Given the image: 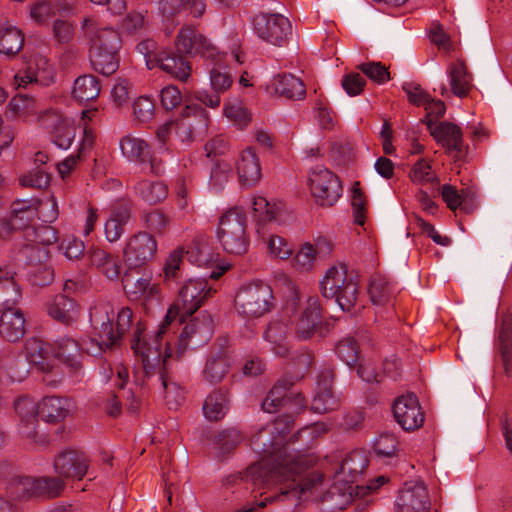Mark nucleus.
<instances>
[{
    "mask_svg": "<svg viewBox=\"0 0 512 512\" xmlns=\"http://www.w3.org/2000/svg\"><path fill=\"white\" fill-rule=\"evenodd\" d=\"M288 431L289 427L277 420L252 437L251 446L262 454V458L247 469L246 478L255 485H267L273 490L261 492L260 500L236 512H251L274 501L298 507L308 499L319 479L302 474L314 464L315 457L290 448L285 443Z\"/></svg>",
    "mask_w": 512,
    "mask_h": 512,
    "instance_id": "f257e3e1",
    "label": "nucleus"
},
{
    "mask_svg": "<svg viewBox=\"0 0 512 512\" xmlns=\"http://www.w3.org/2000/svg\"><path fill=\"white\" fill-rule=\"evenodd\" d=\"M215 292L216 289L210 286L206 279H189L179 289L178 297L153 335H144L145 326L137 322L130 346L144 364L147 374L150 373V369L158 366L163 352L167 357L172 356L169 340V336L174 334L172 322L179 318V322L184 323L186 317L192 316Z\"/></svg>",
    "mask_w": 512,
    "mask_h": 512,
    "instance_id": "f03ea898",
    "label": "nucleus"
},
{
    "mask_svg": "<svg viewBox=\"0 0 512 512\" xmlns=\"http://www.w3.org/2000/svg\"><path fill=\"white\" fill-rule=\"evenodd\" d=\"M24 352L26 359L33 366L34 373L42 372L48 376L43 379L46 384L84 381L80 362V344L73 338L59 339L52 352L48 343L32 337L26 340Z\"/></svg>",
    "mask_w": 512,
    "mask_h": 512,
    "instance_id": "7ed1b4c3",
    "label": "nucleus"
},
{
    "mask_svg": "<svg viewBox=\"0 0 512 512\" xmlns=\"http://www.w3.org/2000/svg\"><path fill=\"white\" fill-rule=\"evenodd\" d=\"M92 335L83 342L82 349L94 357L121 345L124 335L132 326L133 312L122 307L115 318L111 303L99 301L89 310Z\"/></svg>",
    "mask_w": 512,
    "mask_h": 512,
    "instance_id": "20e7f679",
    "label": "nucleus"
},
{
    "mask_svg": "<svg viewBox=\"0 0 512 512\" xmlns=\"http://www.w3.org/2000/svg\"><path fill=\"white\" fill-rule=\"evenodd\" d=\"M213 332L214 320L206 311H203L198 316L191 318L187 323H185L180 335L178 336L175 347H172V344L170 343L172 357L174 356V349H176L177 355L180 356L190 345H192L193 348H196L207 343L212 337ZM162 358H168L164 352L162 353L159 363H161ZM169 358H171V356ZM142 366L144 369L145 381H151L152 376L157 375L161 384H167L168 379L160 364L155 368L150 369L149 374H147L143 363Z\"/></svg>",
    "mask_w": 512,
    "mask_h": 512,
    "instance_id": "39448f33",
    "label": "nucleus"
},
{
    "mask_svg": "<svg viewBox=\"0 0 512 512\" xmlns=\"http://www.w3.org/2000/svg\"><path fill=\"white\" fill-rule=\"evenodd\" d=\"M274 307L272 288L260 280L242 284L234 295V309L245 320L259 319L269 314Z\"/></svg>",
    "mask_w": 512,
    "mask_h": 512,
    "instance_id": "423d86ee",
    "label": "nucleus"
},
{
    "mask_svg": "<svg viewBox=\"0 0 512 512\" xmlns=\"http://www.w3.org/2000/svg\"><path fill=\"white\" fill-rule=\"evenodd\" d=\"M247 222L245 212L239 207L230 208L220 216L216 237L224 251L233 255H243L248 251Z\"/></svg>",
    "mask_w": 512,
    "mask_h": 512,
    "instance_id": "0eeeda50",
    "label": "nucleus"
},
{
    "mask_svg": "<svg viewBox=\"0 0 512 512\" xmlns=\"http://www.w3.org/2000/svg\"><path fill=\"white\" fill-rule=\"evenodd\" d=\"M322 295L335 299L343 311H351L357 304L359 290L353 278L348 277L346 267H330L321 281Z\"/></svg>",
    "mask_w": 512,
    "mask_h": 512,
    "instance_id": "6e6552de",
    "label": "nucleus"
},
{
    "mask_svg": "<svg viewBox=\"0 0 512 512\" xmlns=\"http://www.w3.org/2000/svg\"><path fill=\"white\" fill-rule=\"evenodd\" d=\"M292 312L291 322L295 337L299 340L311 339L321 324V309L317 297H308L300 304L298 296H294L286 306V312Z\"/></svg>",
    "mask_w": 512,
    "mask_h": 512,
    "instance_id": "1a4fd4ad",
    "label": "nucleus"
},
{
    "mask_svg": "<svg viewBox=\"0 0 512 512\" xmlns=\"http://www.w3.org/2000/svg\"><path fill=\"white\" fill-rule=\"evenodd\" d=\"M39 403L29 396H19L14 401V410L18 417V434L30 445L37 447H46L49 444L48 435L39 434L36 431L37 419L39 415Z\"/></svg>",
    "mask_w": 512,
    "mask_h": 512,
    "instance_id": "9d476101",
    "label": "nucleus"
},
{
    "mask_svg": "<svg viewBox=\"0 0 512 512\" xmlns=\"http://www.w3.org/2000/svg\"><path fill=\"white\" fill-rule=\"evenodd\" d=\"M256 35L263 41L283 46L292 34L289 19L280 13L260 12L253 18Z\"/></svg>",
    "mask_w": 512,
    "mask_h": 512,
    "instance_id": "9b49d317",
    "label": "nucleus"
},
{
    "mask_svg": "<svg viewBox=\"0 0 512 512\" xmlns=\"http://www.w3.org/2000/svg\"><path fill=\"white\" fill-rule=\"evenodd\" d=\"M309 188L315 202L321 206L334 205L342 195V185L338 176L320 166L311 170Z\"/></svg>",
    "mask_w": 512,
    "mask_h": 512,
    "instance_id": "f8f14e48",
    "label": "nucleus"
},
{
    "mask_svg": "<svg viewBox=\"0 0 512 512\" xmlns=\"http://www.w3.org/2000/svg\"><path fill=\"white\" fill-rule=\"evenodd\" d=\"M157 252V241L148 232H137L129 236L122 254L128 270L142 268L150 262Z\"/></svg>",
    "mask_w": 512,
    "mask_h": 512,
    "instance_id": "ddd939ff",
    "label": "nucleus"
},
{
    "mask_svg": "<svg viewBox=\"0 0 512 512\" xmlns=\"http://www.w3.org/2000/svg\"><path fill=\"white\" fill-rule=\"evenodd\" d=\"M155 48V42L152 40H146L137 45V50L144 53L148 64L152 61L151 58L153 57L156 64L174 78L180 81H186L189 78L192 68L191 64L184 57L166 51L157 54L154 51Z\"/></svg>",
    "mask_w": 512,
    "mask_h": 512,
    "instance_id": "4468645a",
    "label": "nucleus"
},
{
    "mask_svg": "<svg viewBox=\"0 0 512 512\" xmlns=\"http://www.w3.org/2000/svg\"><path fill=\"white\" fill-rule=\"evenodd\" d=\"M426 125L435 141L446 149V152L456 160H462L468 151L464 143L463 133L459 126L451 122H439L429 120Z\"/></svg>",
    "mask_w": 512,
    "mask_h": 512,
    "instance_id": "2eb2a0df",
    "label": "nucleus"
},
{
    "mask_svg": "<svg viewBox=\"0 0 512 512\" xmlns=\"http://www.w3.org/2000/svg\"><path fill=\"white\" fill-rule=\"evenodd\" d=\"M395 506L397 512H428L430 500L424 483L419 480L405 482L399 490Z\"/></svg>",
    "mask_w": 512,
    "mask_h": 512,
    "instance_id": "dca6fc26",
    "label": "nucleus"
},
{
    "mask_svg": "<svg viewBox=\"0 0 512 512\" xmlns=\"http://www.w3.org/2000/svg\"><path fill=\"white\" fill-rule=\"evenodd\" d=\"M82 32L89 45V51L94 48L99 51L120 49L121 38L112 27L101 25L94 18H85L82 22Z\"/></svg>",
    "mask_w": 512,
    "mask_h": 512,
    "instance_id": "f3484780",
    "label": "nucleus"
},
{
    "mask_svg": "<svg viewBox=\"0 0 512 512\" xmlns=\"http://www.w3.org/2000/svg\"><path fill=\"white\" fill-rule=\"evenodd\" d=\"M207 126L206 111L197 105H186L180 119L175 122V134L182 143L189 144L195 135L205 131Z\"/></svg>",
    "mask_w": 512,
    "mask_h": 512,
    "instance_id": "a211bd4d",
    "label": "nucleus"
},
{
    "mask_svg": "<svg viewBox=\"0 0 512 512\" xmlns=\"http://www.w3.org/2000/svg\"><path fill=\"white\" fill-rule=\"evenodd\" d=\"M393 414L397 423L406 431L416 430L424 422V413L414 393L397 397L393 403Z\"/></svg>",
    "mask_w": 512,
    "mask_h": 512,
    "instance_id": "6ab92c4d",
    "label": "nucleus"
},
{
    "mask_svg": "<svg viewBox=\"0 0 512 512\" xmlns=\"http://www.w3.org/2000/svg\"><path fill=\"white\" fill-rule=\"evenodd\" d=\"M89 466V457L78 450H64L54 459V470L61 479L82 480Z\"/></svg>",
    "mask_w": 512,
    "mask_h": 512,
    "instance_id": "aec40b11",
    "label": "nucleus"
},
{
    "mask_svg": "<svg viewBox=\"0 0 512 512\" xmlns=\"http://www.w3.org/2000/svg\"><path fill=\"white\" fill-rule=\"evenodd\" d=\"M211 59L216 61L209 72L210 84L215 93L199 92L197 98L206 106L217 108L221 102L219 93L227 91L233 79L227 66L222 63V56L219 53L216 52L215 57Z\"/></svg>",
    "mask_w": 512,
    "mask_h": 512,
    "instance_id": "412c9836",
    "label": "nucleus"
},
{
    "mask_svg": "<svg viewBox=\"0 0 512 512\" xmlns=\"http://www.w3.org/2000/svg\"><path fill=\"white\" fill-rule=\"evenodd\" d=\"M176 49L181 54H199L204 58H214L216 48L194 26H183L176 38Z\"/></svg>",
    "mask_w": 512,
    "mask_h": 512,
    "instance_id": "4be33fe9",
    "label": "nucleus"
},
{
    "mask_svg": "<svg viewBox=\"0 0 512 512\" xmlns=\"http://www.w3.org/2000/svg\"><path fill=\"white\" fill-rule=\"evenodd\" d=\"M157 4L163 22H171L173 25L177 24L174 23L175 19L184 11H189L194 18H200L206 10L203 0H158Z\"/></svg>",
    "mask_w": 512,
    "mask_h": 512,
    "instance_id": "5701e85b",
    "label": "nucleus"
},
{
    "mask_svg": "<svg viewBox=\"0 0 512 512\" xmlns=\"http://www.w3.org/2000/svg\"><path fill=\"white\" fill-rule=\"evenodd\" d=\"M330 251V243L325 238H319L314 243L306 242L301 245L293 257V268L299 272H309L314 268L316 260L321 256H326Z\"/></svg>",
    "mask_w": 512,
    "mask_h": 512,
    "instance_id": "b1692460",
    "label": "nucleus"
},
{
    "mask_svg": "<svg viewBox=\"0 0 512 512\" xmlns=\"http://www.w3.org/2000/svg\"><path fill=\"white\" fill-rule=\"evenodd\" d=\"M122 154L129 160L137 161L140 164H149L151 173L157 174L159 166L155 164L148 143L139 137L126 135L120 140Z\"/></svg>",
    "mask_w": 512,
    "mask_h": 512,
    "instance_id": "393cba45",
    "label": "nucleus"
},
{
    "mask_svg": "<svg viewBox=\"0 0 512 512\" xmlns=\"http://www.w3.org/2000/svg\"><path fill=\"white\" fill-rule=\"evenodd\" d=\"M120 278L125 292L131 299H142L145 303H148L159 298V286L151 282L150 276L143 275L133 281L127 269Z\"/></svg>",
    "mask_w": 512,
    "mask_h": 512,
    "instance_id": "a878e982",
    "label": "nucleus"
},
{
    "mask_svg": "<svg viewBox=\"0 0 512 512\" xmlns=\"http://www.w3.org/2000/svg\"><path fill=\"white\" fill-rule=\"evenodd\" d=\"M16 271L12 266L0 267V310L15 309L22 297L21 288L16 280Z\"/></svg>",
    "mask_w": 512,
    "mask_h": 512,
    "instance_id": "bb28decb",
    "label": "nucleus"
},
{
    "mask_svg": "<svg viewBox=\"0 0 512 512\" xmlns=\"http://www.w3.org/2000/svg\"><path fill=\"white\" fill-rule=\"evenodd\" d=\"M87 254L91 265L104 277L111 281L120 279L122 264L118 256L98 247L91 248Z\"/></svg>",
    "mask_w": 512,
    "mask_h": 512,
    "instance_id": "cd10ccee",
    "label": "nucleus"
},
{
    "mask_svg": "<svg viewBox=\"0 0 512 512\" xmlns=\"http://www.w3.org/2000/svg\"><path fill=\"white\" fill-rule=\"evenodd\" d=\"M132 206L129 202L117 203L111 210L104 224L105 237L108 242H117L125 232V226L131 218Z\"/></svg>",
    "mask_w": 512,
    "mask_h": 512,
    "instance_id": "c85d7f7f",
    "label": "nucleus"
},
{
    "mask_svg": "<svg viewBox=\"0 0 512 512\" xmlns=\"http://www.w3.org/2000/svg\"><path fill=\"white\" fill-rule=\"evenodd\" d=\"M239 181L243 186L252 187L261 178V165L253 148L243 150L237 162Z\"/></svg>",
    "mask_w": 512,
    "mask_h": 512,
    "instance_id": "c756f323",
    "label": "nucleus"
},
{
    "mask_svg": "<svg viewBox=\"0 0 512 512\" xmlns=\"http://www.w3.org/2000/svg\"><path fill=\"white\" fill-rule=\"evenodd\" d=\"M73 405L70 400L61 397H45L39 403V415L48 423L65 420L72 413Z\"/></svg>",
    "mask_w": 512,
    "mask_h": 512,
    "instance_id": "7c9ffc66",
    "label": "nucleus"
},
{
    "mask_svg": "<svg viewBox=\"0 0 512 512\" xmlns=\"http://www.w3.org/2000/svg\"><path fill=\"white\" fill-rule=\"evenodd\" d=\"M37 71L30 66L25 71H19L14 75L13 85L16 88H26L29 84L40 83L48 85L54 80V72L47 60L40 58L37 62Z\"/></svg>",
    "mask_w": 512,
    "mask_h": 512,
    "instance_id": "2f4dec72",
    "label": "nucleus"
},
{
    "mask_svg": "<svg viewBox=\"0 0 512 512\" xmlns=\"http://www.w3.org/2000/svg\"><path fill=\"white\" fill-rule=\"evenodd\" d=\"M0 335L9 342H17L25 335V318L20 309L3 311L0 317Z\"/></svg>",
    "mask_w": 512,
    "mask_h": 512,
    "instance_id": "473e14b6",
    "label": "nucleus"
},
{
    "mask_svg": "<svg viewBox=\"0 0 512 512\" xmlns=\"http://www.w3.org/2000/svg\"><path fill=\"white\" fill-rule=\"evenodd\" d=\"M273 87L276 94L291 100H302L306 95V86L302 79L291 73L276 75Z\"/></svg>",
    "mask_w": 512,
    "mask_h": 512,
    "instance_id": "72a5a7b5",
    "label": "nucleus"
},
{
    "mask_svg": "<svg viewBox=\"0 0 512 512\" xmlns=\"http://www.w3.org/2000/svg\"><path fill=\"white\" fill-rule=\"evenodd\" d=\"M447 73L450 80L451 92L460 98L466 97L472 88V75L468 72L466 64L457 60L449 65Z\"/></svg>",
    "mask_w": 512,
    "mask_h": 512,
    "instance_id": "f704fd0d",
    "label": "nucleus"
},
{
    "mask_svg": "<svg viewBox=\"0 0 512 512\" xmlns=\"http://www.w3.org/2000/svg\"><path fill=\"white\" fill-rule=\"evenodd\" d=\"M39 210V199H17L10 207V217L15 221L17 228H26L37 216Z\"/></svg>",
    "mask_w": 512,
    "mask_h": 512,
    "instance_id": "c9c22d12",
    "label": "nucleus"
},
{
    "mask_svg": "<svg viewBox=\"0 0 512 512\" xmlns=\"http://www.w3.org/2000/svg\"><path fill=\"white\" fill-rule=\"evenodd\" d=\"M293 401H295L296 404L302 405L303 398L298 394L293 399L288 386H272L262 402V409L265 412L273 413L283 407L291 406Z\"/></svg>",
    "mask_w": 512,
    "mask_h": 512,
    "instance_id": "e433bc0d",
    "label": "nucleus"
},
{
    "mask_svg": "<svg viewBox=\"0 0 512 512\" xmlns=\"http://www.w3.org/2000/svg\"><path fill=\"white\" fill-rule=\"evenodd\" d=\"M400 363L398 359H386L383 363V375L374 372V369L368 365H359L356 369L358 376L362 379V381L366 382V384H379L385 381L384 377H387L389 380L395 381L396 377L399 375Z\"/></svg>",
    "mask_w": 512,
    "mask_h": 512,
    "instance_id": "4c0bfd02",
    "label": "nucleus"
},
{
    "mask_svg": "<svg viewBox=\"0 0 512 512\" xmlns=\"http://www.w3.org/2000/svg\"><path fill=\"white\" fill-rule=\"evenodd\" d=\"M119 50L120 49H108L99 51H89V59L93 69L105 76H109L117 71L119 68Z\"/></svg>",
    "mask_w": 512,
    "mask_h": 512,
    "instance_id": "58836bf2",
    "label": "nucleus"
},
{
    "mask_svg": "<svg viewBox=\"0 0 512 512\" xmlns=\"http://www.w3.org/2000/svg\"><path fill=\"white\" fill-rule=\"evenodd\" d=\"M48 314L58 322L70 324L77 318V304L72 298L57 295L48 305Z\"/></svg>",
    "mask_w": 512,
    "mask_h": 512,
    "instance_id": "ea45409f",
    "label": "nucleus"
},
{
    "mask_svg": "<svg viewBox=\"0 0 512 512\" xmlns=\"http://www.w3.org/2000/svg\"><path fill=\"white\" fill-rule=\"evenodd\" d=\"M227 394V388L221 386L208 395L203 405V413L208 420L218 421L225 416L228 410Z\"/></svg>",
    "mask_w": 512,
    "mask_h": 512,
    "instance_id": "a19ab883",
    "label": "nucleus"
},
{
    "mask_svg": "<svg viewBox=\"0 0 512 512\" xmlns=\"http://www.w3.org/2000/svg\"><path fill=\"white\" fill-rule=\"evenodd\" d=\"M24 34L16 26L6 25L0 28V54L7 58L17 55L24 45Z\"/></svg>",
    "mask_w": 512,
    "mask_h": 512,
    "instance_id": "79ce46f5",
    "label": "nucleus"
},
{
    "mask_svg": "<svg viewBox=\"0 0 512 512\" xmlns=\"http://www.w3.org/2000/svg\"><path fill=\"white\" fill-rule=\"evenodd\" d=\"M500 354L503 369L508 378L512 377V317L505 316L499 328Z\"/></svg>",
    "mask_w": 512,
    "mask_h": 512,
    "instance_id": "37998d69",
    "label": "nucleus"
},
{
    "mask_svg": "<svg viewBox=\"0 0 512 512\" xmlns=\"http://www.w3.org/2000/svg\"><path fill=\"white\" fill-rule=\"evenodd\" d=\"M101 91L99 79L92 74L79 76L73 84L72 96L79 102L95 100Z\"/></svg>",
    "mask_w": 512,
    "mask_h": 512,
    "instance_id": "c03bdc74",
    "label": "nucleus"
},
{
    "mask_svg": "<svg viewBox=\"0 0 512 512\" xmlns=\"http://www.w3.org/2000/svg\"><path fill=\"white\" fill-rule=\"evenodd\" d=\"M292 328L288 327L282 320H276L269 323L264 337L267 341L274 344L273 352L280 356L285 357L289 353V347L284 342Z\"/></svg>",
    "mask_w": 512,
    "mask_h": 512,
    "instance_id": "a18cd8bd",
    "label": "nucleus"
},
{
    "mask_svg": "<svg viewBox=\"0 0 512 512\" xmlns=\"http://www.w3.org/2000/svg\"><path fill=\"white\" fill-rule=\"evenodd\" d=\"M396 287L381 275H374L369 283L368 294L373 304L386 305L392 301Z\"/></svg>",
    "mask_w": 512,
    "mask_h": 512,
    "instance_id": "49530a36",
    "label": "nucleus"
},
{
    "mask_svg": "<svg viewBox=\"0 0 512 512\" xmlns=\"http://www.w3.org/2000/svg\"><path fill=\"white\" fill-rule=\"evenodd\" d=\"M368 455L363 450H355L349 453L342 461L340 473L347 476L346 481L354 482L368 466Z\"/></svg>",
    "mask_w": 512,
    "mask_h": 512,
    "instance_id": "de8ad7c7",
    "label": "nucleus"
},
{
    "mask_svg": "<svg viewBox=\"0 0 512 512\" xmlns=\"http://www.w3.org/2000/svg\"><path fill=\"white\" fill-rule=\"evenodd\" d=\"M37 477L13 476L6 484L7 492L15 499H29L37 497Z\"/></svg>",
    "mask_w": 512,
    "mask_h": 512,
    "instance_id": "09e8293b",
    "label": "nucleus"
},
{
    "mask_svg": "<svg viewBox=\"0 0 512 512\" xmlns=\"http://www.w3.org/2000/svg\"><path fill=\"white\" fill-rule=\"evenodd\" d=\"M135 193L149 204H158L168 196L167 185L161 181H139L135 187Z\"/></svg>",
    "mask_w": 512,
    "mask_h": 512,
    "instance_id": "8fccbe9b",
    "label": "nucleus"
},
{
    "mask_svg": "<svg viewBox=\"0 0 512 512\" xmlns=\"http://www.w3.org/2000/svg\"><path fill=\"white\" fill-rule=\"evenodd\" d=\"M229 371L230 363L228 359L221 353H218L206 361L202 374L204 380L213 384L222 382Z\"/></svg>",
    "mask_w": 512,
    "mask_h": 512,
    "instance_id": "3c124183",
    "label": "nucleus"
},
{
    "mask_svg": "<svg viewBox=\"0 0 512 512\" xmlns=\"http://www.w3.org/2000/svg\"><path fill=\"white\" fill-rule=\"evenodd\" d=\"M252 209L256 221L266 223L279 220L282 212L280 203L269 202L263 196H254L252 199Z\"/></svg>",
    "mask_w": 512,
    "mask_h": 512,
    "instance_id": "603ef678",
    "label": "nucleus"
},
{
    "mask_svg": "<svg viewBox=\"0 0 512 512\" xmlns=\"http://www.w3.org/2000/svg\"><path fill=\"white\" fill-rule=\"evenodd\" d=\"M127 399V407L130 411L135 412L139 407V401L136 399L132 389H126V386H119V390L106 403V412L112 417H116L121 413V399Z\"/></svg>",
    "mask_w": 512,
    "mask_h": 512,
    "instance_id": "864d4df0",
    "label": "nucleus"
},
{
    "mask_svg": "<svg viewBox=\"0 0 512 512\" xmlns=\"http://www.w3.org/2000/svg\"><path fill=\"white\" fill-rule=\"evenodd\" d=\"M315 393L311 408L317 413L335 410L339 406V398L334 394L331 386H319Z\"/></svg>",
    "mask_w": 512,
    "mask_h": 512,
    "instance_id": "5fc2aeb1",
    "label": "nucleus"
},
{
    "mask_svg": "<svg viewBox=\"0 0 512 512\" xmlns=\"http://www.w3.org/2000/svg\"><path fill=\"white\" fill-rule=\"evenodd\" d=\"M37 497L55 498L63 491L65 484L58 477H37Z\"/></svg>",
    "mask_w": 512,
    "mask_h": 512,
    "instance_id": "6e6d98bb",
    "label": "nucleus"
},
{
    "mask_svg": "<svg viewBox=\"0 0 512 512\" xmlns=\"http://www.w3.org/2000/svg\"><path fill=\"white\" fill-rule=\"evenodd\" d=\"M141 219L148 229L158 234L164 233L170 223V218L158 209L143 211Z\"/></svg>",
    "mask_w": 512,
    "mask_h": 512,
    "instance_id": "4d7b16f0",
    "label": "nucleus"
},
{
    "mask_svg": "<svg viewBox=\"0 0 512 512\" xmlns=\"http://www.w3.org/2000/svg\"><path fill=\"white\" fill-rule=\"evenodd\" d=\"M338 357L348 366L355 365L359 360V346L353 337H346L339 341L336 347Z\"/></svg>",
    "mask_w": 512,
    "mask_h": 512,
    "instance_id": "13d9d810",
    "label": "nucleus"
},
{
    "mask_svg": "<svg viewBox=\"0 0 512 512\" xmlns=\"http://www.w3.org/2000/svg\"><path fill=\"white\" fill-rule=\"evenodd\" d=\"M76 136V128L70 123H60L55 126L51 139L52 142L61 149H68Z\"/></svg>",
    "mask_w": 512,
    "mask_h": 512,
    "instance_id": "bf43d9fd",
    "label": "nucleus"
},
{
    "mask_svg": "<svg viewBox=\"0 0 512 512\" xmlns=\"http://www.w3.org/2000/svg\"><path fill=\"white\" fill-rule=\"evenodd\" d=\"M351 205L355 223L364 225L367 213V199L358 182L352 187Z\"/></svg>",
    "mask_w": 512,
    "mask_h": 512,
    "instance_id": "052dcab7",
    "label": "nucleus"
},
{
    "mask_svg": "<svg viewBox=\"0 0 512 512\" xmlns=\"http://www.w3.org/2000/svg\"><path fill=\"white\" fill-rule=\"evenodd\" d=\"M397 438L393 433H383L374 442V451L381 458L395 456L397 450Z\"/></svg>",
    "mask_w": 512,
    "mask_h": 512,
    "instance_id": "680f3d73",
    "label": "nucleus"
},
{
    "mask_svg": "<svg viewBox=\"0 0 512 512\" xmlns=\"http://www.w3.org/2000/svg\"><path fill=\"white\" fill-rule=\"evenodd\" d=\"M242 440L243 436L240 431L235 428H229L219 433L216 437L215 445L221 453L225 454L239 445Z\"/></svg>",
    "mask_w": 512,
    "mask_h": 512,
    "instance_id": "e2e57ef3",
    "label": "nucleus"
},
{
    "mask_svg": "<svg viewBox=\"0 0 512 512\" xmlns=\"http://www.w3.org/2000/svg\"><path fill=\"white\" fill-rule=\"evenodd\" d=\"M133 115L134 118L141 122H149L153 119L155 114L154 101L147 96L138 97L133 103Z\"/></svg>",
    "mask_w": 512,
    "mask_h": 512,
    "instance_id": "0e129e2a",
    "label": "nucleus"
},
{
    "mask_svg": "<svg viewBox=\"0 0 512 512\" xmlns=\"http://www.w3.org/2000/svg\"><path fill=\"white\" fill-rule=\"evenodd\" d=\"M267 246L270 255L281 260H286L293 254L292 245L285 238L278 235H271Z\"/></svg>",
    "mask_w": 512,
    "mask_h": 512,
    "instance_id": "69168bd1",
    "label": "nucleus"
},
{
    "mask_svg": "<svg viewBox=\"0 0 512 512\" xmlns=\"http://www.w3.org/2000/svg\"><path fill=\"white\" fill-rule=\"evenodd\" d=\"M224 115L232 120L239 128H245L251 121V115L240 103H225Z\"/></svg>",
    "mask_w": 512,
    "mask_h": 512,
    "instance_id": "338daca9",
    "label": "nucleus"
},
{
    "mask_svg": "<svg viewBox=\"0 0 512 512\" xmlns=\"http://www.w3.org/2000/svg\"><path fill=\"white\" fill-rule=\"evenodd\" d=\"M231 174L232 167L228 162H216L211 170L210 186L216 190H220L228 182Z\"/></svg>",
    "mask_w": 512,
    "mask_h": 512,
    "instance_id": "774afa93",
    "label": "nucleus"
}]
</instances>
